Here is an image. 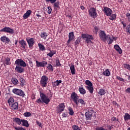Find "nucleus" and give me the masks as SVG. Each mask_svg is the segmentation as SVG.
I'll list each match as a JSON object with an SVG mask.
<instances>
[{
	"instance_id": "obj_39",
	"label": "nucleus",
	"mask_w": 130,
	"mask_h": 130,
	"mask_svg": "<svg viewBox=\"0 0 130 130\" xmlns=\"http://www.w3.org/2000/svg\"><path fill=\"white\" fill-rule=\"evenodd\" d=\"M38 46L39 47L40 50H41L42 51H44V50H45V47H44V46H43L42 44H38Z\"/></svg>"
},
{
	"instance_id": "obj_53",
	"label": "nucleus",
	"mask_w": 130,
	"mask_h": 130,
	"mask_svg": "<svg viewBox=\"0 0 130 130\" xmlns=\"http://www.w3.org/2000/svg\"><path fill=\"white\" fill-rule=\"evenodd\" d=\"M48 13L49 14V15H50V14H51V12L52 11V9H51V7H48Z\"/></svg>"
},
{
	"instance_id": "obj_42",
	"label": "nucleus",
	"mask_w": 130,
	"mask_h": 130,
	"mask_svg": "<svg viewBox=\"0 0 130 130\" xmlns=\"http://www.w3.org/2000/svg\"><path fill=\"white\" fill-rule=\"evenodd\" d=\"M85 83L87 85V86H93V84L89 80H86L85 81Z\"/></svg>"
},
{
	"instance_id": "obj_11",
	"label": "nucleus",
	"mask_w": 130,
	"mask_h": 130,
	"mask_svg": "<svg viewBox=\"0 0 130 130\" xmlns=\"http://www.w3.org/2000/svg\"><path fill=\"white\" fill-rule=\"evenodd\" d=\"M71 98L72 99L73 102L75 103L76 105H78V101L79 100V95L77 93L73 92L71 94Z\"/></svg>"
},
{
	"instance_id": "obj_48",
	"label": "nucleus",
	"mask_w": 130,
	"mask_h": 130,
	"mask_svg": "<svg viewBox=\"0 0 130 130\" xmlns=\"http://www.w3.org/2000/svg\"><path fill=\"white\" fill-rule=\"evenodd\" d=\"M81 42V39L78 38L75 42V45H78V44H80V43Z\"/></svg>"
},
{
	"instance_id": "obj_4",
	"label": "nucleus",
	"mask_w": 130,
	"mask_h": 130,
	"mask_svg": "<svg viewBox=\"0 0 130 130\" xmlns=\"http://www.w3.org/2000/svg\"><path fill=\"white\" fill-rule=\"evenodd\" d=\"M86 112L85 113L86 120H92L93 114H94V110L92 108H88L86 109Z\"/></svg>"
},
{
	"instance_id": "obj_27",
	"label": "nucleus",
	"mask_w": 130,
	"mask_h": 130,
	"mask_svg": "<svg viewBox=\"0 0 130 130\" xmlns=\"http://www.w3.org/2000/svg\"><path fill=\"white\" fill-rule=\"evenodd\" d=\"M85 88L89 91L90 94H93V92L94 91V88L93 87V85L85 86Z\"/></svg>"
},
{
	"instance_id": "obj_55",
	"label": "nucleus",
	"mask_w": 130,
	"mask_h": 130,
	"mask_svg": "<svg viewBox=\"0 0 130 130\" xmlns=\"http://www.w3.org/2000/svg\"><path fill=\"white\" fill-rule=\"evenodd\" d=\"M36 123L37 124H38V125H39V126H40V127H42V124L41 123V122H39V121L37 120Z\"/></svg>"
},
{
	"instance_id": "obj_13",
	"label": "nucleus",
	"mask_w": 130,
	"mask_h": 130,
	"mask_svg": "<svg viewBox=\"0 0 130 130\" xmlns=\"http://www.w3.org/2000/svg\"><path fill=\"white\" fill-rule=\"evenodd\" d=\"M36 67L37 68H45L47 64V62L46 61H42V62L38 61V60H36Z\"/></svg>"
},
{
	"instance_id": "obj_43",
	"label": "nucleus",
	"mask_w": 130,
	"mask_h": 130,
	"mask_svg": "<svg viewBox=\"0 0 130 130\" xmlns=\"http://www.w3.org/2000/svg\"><path fill=\"white\" fill-rule=\"evenodd\" d=\"M55 67H61V64H60V62H59V59L58 58L56 59Z\"/></svg>"
},
{
	"instance_id": "obj_44",
	"label": "nucleus",
	"mask_w": 130,
	"mask_h": 130,
	"mask_svg": "<svg viewBox=\"0 0 130 130\" xmlns=\"http://www.w3.org/2000/svg\"><path fill=\"white\" fill-rule=\"evenodd\" d=\"M124 69H126L128 70V71H130V65L129 64H123Z\"/></svg>"
},
{
	"instance_id": "obj_52",
	"label": "nucleus",
	"mask_w": 130,
	"mask_h": 130,
	"mask_svg": "<svg viewBox=\"0 0 130 130\" xmlns=\"http://www.w3.org/2000/svg\"><path fill=\"white\" fill-rule=\"evenodd\" d=\"M95 130H107V129L104 128V127H103V126H101V127H97L95 128Z\"/></svg>"
},
{
	"instance_id": "obj_59",
	"label": "nucleus",
	"mask_w": 130,
	"mask_h": 130,
	"mask_svg": "<svg viewBox=\"0 0 130 130\" xmlns=\"http://www.w3.org/2000/svg\"><path fill=\"white\" fill-rule=\"evenodd\" d=\"M107 127H108V129H109V130H111V129H112V128H113V126H112L110 125H108Z\"/></svg>"
},
{
	"instance_id": "obj_54",
	"label": "nucleus",
	"mask_w": 130,
	"mask_h": 130,
	"mask_svg": "<svg viewBox=\"0 0 130 130\" xmlns=\"http://www.w3.org/2000/svg\"><path fill=\"white\" fill-rule=\"evenodd\" d=\"M47 3H49L50 2L51 4H54L55 2H56V0H45Z\"/></svg>"
},
{
	"instance_id": "obj_20",
	"label": "nucleus",
	"mask_w": 130,
	"mask_h": 130,
	"mask_svg": "<svg viewBox=\"0 0 130 130\" xmlns=\"http://www.w3.org/2000/svg\"><path fill=\"white\" fill-rule=\"evenodd\" d=\"M13 120L14 122H15L16 124H18V125H21V123L22 122V119L18 117H15V118H13Z\"/></svg>"
},
{
	"instance_id": "obj_26",
	"label": "nucleus",
	"mask_w": 130,
	"mask_h": 130,
	"mask_svg": "<svg viewBox=\"0 0 130 130\" xmlns=\"http://www.w3.org/2000/svg\"><path fill=\"white\" fill-rule=\"evenodd\" d=\"M4 64L6 66H10L11 65V58L10 57H7L6 58L4 62Z\"/></svg>"
},
{
	"instance_id": "obj_34",
	"label": "nucleus",
	"mask_w": 130,
	"mask_h": 130,
	"mask_svg": "<svg viewBox=\"0 0 130 130\" xmlns=\"http://www.w3.org/2000/svg\"><path fill=\"white\" fill-rule=\"evenodd\" d=\"M59 2H55L54 3V10H59L60 7H59Z\"/></svg>"
},
{
	"instance_id": "obj_19",
	"label": "nucleus",
	"mask_w": 130,
	"mask_h": 130,
	"mask_svg": "<svg viewBox=\"0 0 130 130\" xmlns=\"http://www.w3.org/2000/svg\"><path fill=\"white\" fill-rule=\"evenodd\" d=\"M75 39V35H74V33H69V40L67 41L68 44H70L72 40H73V39Z\"/></svg>"
},
{
	"instance_id": "obj_16",
	"label": "nucleus",
	"mask_w": 130,
	"mask_h": 130,
	"mask_svg": "<svg viewBox=\"0 0 130 130\" xmlns=\"http://www.w3.org/2000/svg\"><path fill=\"white\" fill-rule=\"evenodd\" d=\"M0 32H7V33H14V29L9 27H5L0 30Z\"/></svg>"
},
{
	"instance_id": "obj_46",
	"label": "nucleus",
	"mask_w": 130,
	"mask_h": 130,
	"mask_svg": "<svg viewBox=\"0 0 130 130\" xmlns=\"http://www.w3.org/2000/svg\"><path fill=\"white\" fill-rule=\"evenodd\" d=\"M72 128L73 130H81V129H80V127H79V126H77V125H73Z\"/></svg>"
},
{
	"instance_id": "obj_62",
	"label": "nucleus",
	"mask_w": 130,
	"mask_h": 130,
	"mask_svg": "<svg viewBox=\"0 0 130 130\" xmlns=\"http://www.w3.org/2000/svg\"><path fill=\"white\" fill-rule=\"evenodd\" d=\"M112 104H113V105H115V106L118 105L117 103H116V102H115V101H113L112 102Z\"/></svg>"
},
{
	"instance_id": "obj_36",
	"label": "nucleus",
	"mask_w": 130,
	"mask_h": 130,
	"mask_svg": "<svg viewBox=\"0 0 130 130\" xmlns=\"http://www.w3.org/2000/svg\"><path fill=\"white\" fill-rule=\"evenodd\" d=\"M106 91H105V89H101L99 91V94L101 96H103V95H105Z\"/></svg>"
},
{
	"instance_id": "obj_33",
	"label": "nucleus",
	"mask_w": 130,
	"mask_h": 130,
	"mask_svg": "<svg viewBox=\"0 0 130 130\" xmlns=\"http://www.w3.org/2000/svg\"><path fill=\"white\" fill-rule=\"evenodd\" d=\"M102 74L104 76L109 77V76H110V71H109V69H106L105 71H104Z\"/></svg>"
},
{
	"instance_id": "obj_51",
	"label": "nucleus",
	"mask_w": 130,
	"mask_h": 130,
	"mask_svg": "<svg viewBox=\"0 0 130 130\" xmlns=\"http://www.w3.org/2000/svg\"><path fill=\"white\" fill-rule=\"evenodd\" d=\"M15 129L16 130H26V129L23 128L22 127H14Z\"/></svg>"
},
{
	"instance_id": "obj_41",
	"label": "nucleus",
	"mask_w": 130,
	"mask_h": 130,
	"mask_svg": "<svg viewBox=\"0 0 130 130\" xmlns=\"http://www.w3.org/2000/svg\"><path fill=\"white\" fill-rule=\"evenodd\" d=\"M93 32H95V33H104V31H101V30L98 29L96 26L94 27Z\"/></svg>"
},
{
	"instance_id": "obj_2",
	"label": "nucleus",
	"mask_w": 130,
	"mask_h": 130,
	"mask_svg": "<svg viewBox=\"0 0 130 130\" xmlns=\"http://www.w3.org/2000/svg\"><path fill=\"white\" fill-rule=\"evenodd\" d=\"M103 12L105 13L106 16L110 17V20L113 21L116 19V15L112 14V10L108 7H105L103 9Z\"/></svg>"
},
{
	"instance_id": "obj_22",
	"label": "nucleus",
	"mask_w": 130,
	"mask_h": 130,
	"mask_svg": "<svg viewBox=\"0 0 130 130\" xmlns=\"http://www.w3.org/2000/svg\"><path fill=\"white\" fill-rule=\"evenodd\" d=\"M114 49L116 50L117 52H118L119 54L122 53V50L120 48V47L118 45H115L114 46Z\"/></svg>"
},
{
	"instance_id": "obj_12",
	"label": "nucleus",
	"mask_w": 130,
	"mask_h": 130,
	"mask_svg": "<svg viewBox=\"0 0 130 130\" xmlns=\"http://www.w3.org/2000/svg\"><path fill=\"white\" fill-rule=\"evenodd\" d=\"M6 98L5 99L8 100V102L9 103V106H11V105L12 103H14V98L11 95L10 93H6L5 94Z\"/></svg>"
},
{
	"instance_id": "obj_58",
	"label": "nucleus",
	"mask_w": 130,
	"mask_h": 130,
	"mask_svg": "<svg viewBox=\"0 0 130 130\" xmlns=\"http://www.w3.org/2000/svg\"><path fill=\"white\" fill-rule=\"evenodd\" d=\"M125 93H129L130 94V87H128L125 90Z\"/></svg>"
},
{
	"instance_id": "obj_23",
	"label": "nucleus",
	"mask_w": 130,
	"mask_h": 130,
	"mask_svg": "<svg viewBox=\"0 0 130 130\" xmlns=\"http://www.w3.org/2000/svg\"><path fill=\"white\" fill-rule=\"evenodd\" d=\"M21 125L22 126H25L26 127H29V123L27 120L21 119Z\"/></svg>"
},
{
	"instance_id": "obj_57",
	"label": "nucleus",
	"mask_w": 130,
	"mask_h": 130,
	"mask_svg": "<svg viewBox=\"0 0 130 130\" xmlns=\"http://www.w3.org/2000/svg\"><path fill=\"white\" fill-rule=\"evenodd\" d=\"M126 32H128V33H130V25H128V26L126 28Z\"/></svg>"
},
{
	"instance_id": "obj_17",
	"label": "nucleus",
	"mask_w": 130,
	"mask_h": 130,
	"mask_svg": "<svg viewBox=\"0 0 130 130\" xmlns=\"http://www.w3.org/2000/svg\"><path fill=\"white\" fill-rule=\"evenodd\" d=\"M10 107L12 110H18L19 109V104H18V102H15L10 105Z\"/></svg>"
},
{
	"instance_id": "obj_63",
	"label": "nucleus",
	"mask_w": 130,
	"mask_h": 130,
	"mask_svg": "<svg viewBox=\"0 0 130 130\" xmlns=\"http://www.w3.org/2000/svg\"><path fill=\"white\" fill-rule=\"evenodd\" d=\"M122 24L123 27H126V23L122 21Z\"/></svg>"
},
{
	"instance_id": "obj_25",
	"label": "nucleus",
	"mask_w": 130,
	"mask_h": 130,
	"mask_svg": "<svg viewBox=\"0 0 130 130\" xmlns=\"http://www.w3.org/2000/svg\"><path fill=\"white\" fill-rule=\"evenodd\" d=\"M62 82L61 80H56L55 81L52 82V85L53 87H56L57 86H59V84H61Z\"/></svg>"
},
{
	"instance_id": "obj_37",
	"label": "nucleus",
	"mask_w": 130,
	"mask_h": 130,
	"mask_svg": "<svg viewBox=\"0 0 130 130\" xmlns=\"http://www.w3.org/2000/svg\"><path fill=\"white\" fill-rule=\"evenodd\" d=\"M12 82L14 85H18L19 84V81L16 78H13L12 79Z\"/></svg>"
},
{
	"instance_id": "obj_31",
	"label": "nucleus",
	"mask_w": 130,
	"mask_h": 130,
	"mask_svg": "<svg viewBox=\"0 0 130 130\" xmlns=\"http://www.w3.org/2000/svg\"><path fill=\"white\" fill-rule=\"evenodd\" d=\"M70 70L72 75H76V69H75V65H71L70 67Z\"/></svg>"
},
{
	"instance_id": "obj_24",
	"label": "nucleus",
	"mask_w": 130,
	"mask_h": 130,
	"mask_svg": "<svg viewBox=\"0 0 130 130\" xmlns=\"http://www.w3.org/2000/svg\"><path fill=\"white\" fill-rule=\"evenodd\" d=\"M1 41H2V42H5V43H9V42L11 41L10 40V39L6 36L2 37L1 38Z\"/></svg>"
},
{
	"instance_id": "obj_8",
	"label": "nucleus",
	"mask_w": 130,
	"mask_h": 130,
	"mask_svg": "<svg viewBox=\"0 0 130 130\" xmlns=\"http://www.w3.org/2000/svg\"><path fill=\"white\" fill-rule=\"evenodd\" d=\"M89 15L91 18L95 19L97 17V11L96 8H91L88 11Z\"/></svg>"
},
{
	"instance_id": "obj_38",
	"label": "nucleus",
	"mask_w": 130,
	"mask_h": 130,
	"mask_svg": "<svg viewBox=\"0 0 130 130\" xmlns=\"http://www.w3.org/2000/svg\"><path fill=\"white\" fill-rule=\"evenodd\" d=\"M47 68L48 69V70H49V71H50L51 72H53V66H52L51 64L49 63L47 66Z\"/></svg>"
},
{
	"instance_id": "obj_21",
	"label": "nucleus",
	"mask_w": 130,
	"mask_h": 130,
	"mask_svg": "<svg viewBox=\"0 0 130 130\" xmlns=\"http://www.w3.org/2000/svg\"><path fill=\"white\" fill-rule=\"evenodd\" d=\"M19 43L21 45L22 48H23V49H25L26 48L27 43L25 41L23 40H22L21 41H19Z\"/></svg>"
},
{
	"instance_id": "obj_5",
	"label": "nucleus",
	"mask_w": 130,
	"mask_h": 130,
	"mask_svg": "<svg viewBox=\"0 0 130 130\" xmlns=\"http://www.w3.org/2000/svg\"><path fill=\"white\" fill-rule=\"evenodd\" d=\"M81 36L84 40L85 41V42L88 44H91L92 43V40L94 39L93 36L88 34H82Z\"/></svg>"
},
{
	"instance_id": "obj_28",
	"label": "nucleus",
	"mask_w": 130,
	"mask_h": 130,
	"mask_svg": "<svg viewBox=\"0 0 130 130\" xmlns=\"http://www.w3.org/2000/svg\"><path fill=\"white\" fill-rule=\"evenodd\" d=\"M55 53H56V51L55 50H50V52L48 53L47 54V55L48 56H49V57H52V56H53V55H54V54H55Z\"/></svg>"
},
{
	"instance_id": "obj_32",
	"label": "nucleus",
	"mask_w": 130,
	"mask_h": 130,
	"mask_svg": "<svg viewBox=\"0 0 130 130\" xmlns=\"http://www.w3.org/2000/svg\"><path fill=\"white\" fill-rule=\"evenodd\" d=\"M79 92L80 93V94H81V95H85V94H86V90L85 89H84V88H83V87H79Z\"/></svg>"
},
{
	"instance_id": "obj_40",
	"label": "nucleus",
	"mask_w": 130,
	"mask_h": 130,
	"mask_svg": "<svg viewBox=\"0 0 130 130\" xmlns=\"http://www.w3.org/2000/svg\"><path fill=\"white\" fill-rule=\"evenodd\" d=\"M68 110L69 111L70 115H74V114H75V113L74 112V110H73V108L72 107H69Z\"/></svg>"
},
{
	"instance_id": "obj_47",
	"label": "nucleus",
	"mask_w": 130,
	"mask_h": 130,
	"mask_svg": "<svg viewBox=\"0 0 130 130\" xmlns=\"http://www.w3.org/2000/svg\"><path fill=\"white\" fill-rule=\"evenodd\" d=\"M41 38H43L44 39H46V37H47V35L46 33H42L40 35Z\"/></svg>"
},
{
	"instance_id": "obj_30",
	"label": "nucleus",
	"mask_w": 130,
	"mask_h": 130,
	"mask_svg": "<svg viewBox=\"0 0 130 130\" xmlns=\"http://www.w3.org/2000/svg\"><path fill=\"white\" fill-rule=\"evenodd\" d=\"M19 80L20 82V86H21V87H24V86H25V84H26V81L25 79L20 77L19 79Z\"/></svg>"
},
{
	"instance_id": "obj_15",
	"label": "nucleus",
	"mask_w": 130,
	"mask_h": 130,
	"mask_svg": "<svg viewBox=\"0 0 130 130\" xmlns=\"http://www.w3.org/2000/svg\"><path fill=\"white\" fill-rule=\"evenodd\" d=\"M22 67V66H16L15 69V72H16V73H18L19 74L24 73V72H25V69Z\"/></svg>"
},
{
	"instance_id": "obj_6",
	"label": "nucleus",
	"mask_w": 130,
	"mask_h": 130,
	"mask_svg": "<svg viewBox=\"0 0 130 130\" xmlns=\"http://www.w3.org/2000/svg\"><path fill=\"white\" fill-rule=\"evenodd\" d=\"M47 81H48V77L45 75H43L41 78L40 84L43 88L46 87L47 86Z\"/></svg>"
},
{
	"instance_id": "obj_61",
	"label": "nucleus",
	"mask_w": 130,
	"mask_h": 130,
	"mask_svg": "<svg viewBox=\"0 0 130 130\" xmlns=\"http://www.w3.org/2000/svg\"><path fill=\"white\" fill-rule=\"evenodd\" d=\"M62 116V117H67V116H68V115L66 113H63Z\"/></svg>"
},
{
	"instance_id": "obj_29",
	"label": "nucleus",
	"mask_w": 130,
	"mask_h": 130,
	"mask_svg": "<svg viewBox=\"0 0 130 130\" xmlns=\"http://www.w3.org/2000/svg\"><path fill=\"white\" fill-rule=\"evenodd\" d=\"M78 105H79V103H80L82 106H84L86 105V102L83 100V99H80L77 101Z\"/></svg>"
},
{
	"instance_id": "obj_7",
	"label": "nucleus",
	"mask_w": 130,
	"mask_h": 130,
	"mask_svg": "<svg viewBox=\"0 0 130 130\" xmlns=\"http://www.w3.org/2000/svg\"><path fill=\"white\" fill-rule=\"evenodd\" d=\"M12 92L14 93V94H15V95L20 96V97H22V98H24V97L25 96V93H24V91H23L22 89L14 88L12 90Z\"/></svg>"
},
{
	"instance_id": "obj_35",
	"label": "nucleus",
	"mask_w": 130,
	"mask_h": 130,
	"mask_svg": "<svg viewBox=\"0 0 130 130\" xmlns=\"http://www.w3.org/2000/svg\"><path fill=\"white\" fill-rule=\"evenodd\" d=\"M124 119L125 121H127V120H130V115L128 113H125L124 115Z\"/></svg>"
},
{
	"instance_id": "obj_18",
	"label": "nucleus",
	"mask_w": 130,
	"mask_h": 130,
	"mask_svg": "<svg viewBox=\"0 0 130 130\" xmlns=\"http://www.w3.org/2000/svg\"><path fill=\"white\" fill-rule=\"evenodd\" d=\"M31 14H32V11H31V10H27L23 16V19L24 20H26V19H28V18L30 17V15H31Z\"/></svg>"
},
{
	"instance_id": "obj_45",
	"label": "nucleus",
	"mask_w": 130,
	"mask_h": 130,
	"mask_svg": "<svg viewBox=\"0 0 130 130\" xmlns=\"http://www.w3.org/2000/svg\"><path fill=\"white\" fill-rule=\"evenodd\" d=\"M23 115L25 117H29L31 116V113H30L29 112H26L23 114Z\"/></svg>"
},
{
	"instance_id": "obj_60",
	"label": "nucleus",
	"mask_w": 130,
	"mask_h": 130,
	"mask_svg": "<svg viewBox=\"0 0 130 130\" xmlns=\"http://www.w3.org/2000/svg\"><path fill=\"white\" fill-rule=\"evenodd\" d=\"M28 63L29 64V66L31 67V68H33V62L32 61H29Z\"/></svg>"
},
{
	"instance_id": "obj_14",
	"label": "nucleus",
	"mask_w": 130,
	"mask_h": 130,
	"mask_svg": "<svg viewBox=\"0 0 130 130\" xmlns=\"http://www.w3.org/2000/svg\"><path fill=\"white\" fill-rule=\"evenodd\" d=\"M26 41L28 44L29 48H32L34 45V38H26Z\"/></svg>"
},
{
	"instance_id": "obj_1",
	"label": "nucleus",
	"mask_w": 130,
	"mask_h": 130,
	"mask_svg": "<svg viewBox=\"0 0 130 130\" xmlns=\"http://www.w3.org/2000/svg\"><path fill=\"white\" fill-rule=\"evenodd\" d=\"M40 98H39L37 101V103L40 104V103H45L46 105L49 104L50 101L51 100V97H52V94L51 95L50 98H48L47 96L44 94V93L40 91Z\"/></svg>"
},
{
	"instance_id": "obj_50",
	"label": "nucleus",
	"mask_w": 130,
	"mask_h": 130,
	"mask_svg": "<svg viewBox=\"0 0 130 130\" xmlns=\"http://www.w3.org/2000/svg\"><path fill=\"white\" fill-rule=\"evenodd\" d=\"M117 80H118L119 81H120V82H125L124 79L119 77V76H116Z\"/></svg>"
},
{
	"instance_id": "obj_3",
	"label": "nucleus",
	"mask_w": 130,
	"mask_h": 130,
	"mask_svg": "<svg viewBox=\"0 0 130 130\" xmlns=\"http://www.w3.org/2000/svg\"><path fill=\"white\" fill-rule=\"evenodd\" d=\"M99 36L100 39L105 42L107 41L108 44H111L113 42V39H111V37L109 35H106V33H100Z\"/></svg>"
},
{
	"instance_id": "obj_56",
	"label": "nucleus",
	"mask_w": 130,
	"mask_h": 130,
	"mask_svg": "<svg viewBox=\"0 0 130 130\" xmlns=\"http://www.w3.org/2000/svg\"><path fill=\"white\" fill-rule=\"evenodd\" d=\"M126 18H127L128 21L130 22V13H127L126 14Z\"/></svg>"
},
{
	"instance_id": "obj_49",
	"label": "nucleus",
	"mask_w": 130,
	"mask_h": 130,
	"mask_svg": "<svg viewBox=\"0 0 130 130\" xmlns=\"http://www.w3.org/2000/svg\"><path fill=\"white\" fill-rule=\"evenodd\" d=\"M111 121H118L119 122V120H118V118L115 117H113L111 118Z\"/></svg>"
},
{
	"instance_id": "obj_64",
	"label": "nucleus",
	"mask_w": 130,
	"mask_h": 130,
	"mask_svg": "<svg viewBox=\"0 0 130 130\" xmlns=\"http://www.w3.org/2000/svg\"><path fill=\"white\" fill-rule=\"evenodd\" d=\"M126 76L127 77V79L130 81V75H126Z\"/></svg>"
},
{
	"instance_id": "obj_10",
	"label": "nucleus",
	"mask_w": 130,
	"mask_h": 130,
	"mask_svg": "<svg viewBox=\"0 0 130 130\" xmlns=\"http://www.w3.org/2000/svg\"><path fill=\"white\" fill-rule=\"evenodd\" d=\"M64 108H66L64 103H60L56 107V111L57 113H61V112L64 110Z\"/></svg>"
},
{
	"instance_id": "obj_9",
	"label": "nucleus",
	"mask_w": 130,
	"mask_h": 130,
	"mask_svg": "<svg viewBox=\"0 0 130 130\" xmlns=\"http://www.w3.org/2000/svg\"><path fill=\"white\" fill-rule=\"evenodd\" d=\"M15 64L19 66V67H22V68H26V67H27L26 62L21 58L17 59L15 62Z\"/></svg>"
}]
</instances>
